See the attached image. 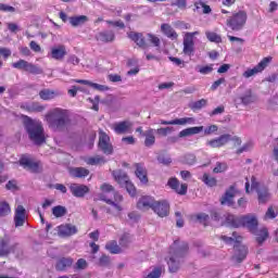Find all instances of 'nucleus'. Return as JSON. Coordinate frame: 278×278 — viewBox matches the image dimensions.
<instances>
[{
  "instance_id": "1",
  "label": "nucleus",
  "mask_w": 278,
  "mask_h": 278,
  "mask_svg": "<svg viewBox=\"0 0 278 278\" xmlns=\"http://www.w3.org/2000/svg\"><path fill=\"white\" fill-rule=\"evenodd\" d=\"M46 123L52 131H65L71 125V115L68 110L55 108L46 114Z\"/></svg>"
},
{
  "instance_id": "2",
  "label": "nucleus",
  "mask_w": 278,
  "mask_h": 278,
  "mask_svg": "<svg viewBox=\"0 0 278 278\" xmlns=\"http://www.w3.org/2000/svg\"><path fill=\"white\" fill-rule=\"evenodd\" d=\"M23 118L24 129H26L29 140L37 146L45 144L47 139L45 138V127H42V122L33 119L27 115H23Z\"/></svg>"
},
{
  "instance_id": "3",
  "label": "nucleus",
  "mask_w": 278,
  "mask_h": 278,
  "mask_svg": "<svg viewBox=\"0 0 278 278\" xmlns=\"http://www.w3.org/2000/svg\"><path fill=\"white\" fill-rule=\"evenodd\" d=\"M101 192H104V194H108L110 192H113L114 194V201L111 199H108L105 197H101V200L104 201V203H108V205H111L112 208H108V214H121L123 212V195L115 191L114 186L104 182L100 186Z\"/></svg>"
},
{
  "instance_id": "4",
  "label": "nucleus",
  "mask_w": 278,
  "mask_h": 278,
  "mask_svg": "<svg viewBox=\"0 0 278 278\" xmlns=\"http://www.w3.org/2000/svg\"><path fill=\"white\" fill-rule=\"evenodd\" d=\"M188 243H180L179 240L174 241L173 245L169 248V260L167 261L169 273H177L179 270V257H184L185 253H188Z\"/></svg>"
},
{
  "instance_id": "5",
  "label": "nucleus",
  "mask_w": 278,
  "mask_h": 278,
  "mask_svg": "<svg viewBox=\"0 0 278 278\" xmlns=\"http://www.w3.org/2000/svg\"><path fill=\"white\" fill-rule=\"evenodd\" d=\"M226 223L230 225V227H247L251 233H255V229L260 223L257 222V216L254 214H248L243 216L228 215L226 217Z\"/></svg>"
},
{
  "instance_id": "6",
  "label": "nucleus",
  "mask_w": 278,
  "mask_h": 278,
  "mask_svg": "<svg viewBox=\"0 0 278 278\" xmlns=\"http://www.w3.org/2000/svg\"><path fill=\"white\" fill-rule=\"evenodd\" d=\"M247 21H249L247 11L240 10L238 12H233L231 16L226 20V25L231 29V31H242L247 26Z\"/></svg>"
},
{
  "instance_id": "7",
  "label": "nucleus",
  "mask_w": 278,
  "mask_h": 278,
  "mask_svg": "<svg viewBox=\"0 0 278 278\" xmlns=\"http://www.w3.org/2000/svg\"><path fill=\"white\" fill-rule=\"evenodd\" d=\"M12 67L16 68L17 71H25V73H30V75H42V68H40V66L29 63L23 59L12 63Z\"/></svg>"
},
{
  "instance_id": "8",
  "label": "nucleus",
  "mask_w": 278,
  "mask_h": 278,
  "mask_svg": "<svg viewBox=\"0 0 278 278\" xmlns=\"http://www.w3.org/2000/svg\"><path fill=\"white\" fill-rule=\"evenodd\" d=\"M201 34L199 30L192 33H185L182 39V53L185 55H194V38Z\"/></svg>"
},
{
  "instance_id": "9",
  "label": "nucleus",
  "mask_w": 278,
  "mask_h": 278,
  "mask_svg": "<svg viewBox=\"0 0 278 278\" xmlns=\"http://www.w3.org/2000/svg\"><path fill=\"white\" fill-rule=\"evenodd\" d=\"M273 62V56H266L263 58L262 61L254 66L253 68H248L245 72H243V77L245 79H249L250 77H255V75H258V73H264V70Z\"/></svg>"
},
{
  "instance_id": "10",
  "label": "nucleus",
  "mask_w": 278,
  "mask_h": 278,
  "mask_svg": "<svg viewBox=\"0 0 278 278\" xmlns=\"http://www.w3.org/2000/svg\"><path fill=\"white\" fill-rule=\"evenodd\" d=\"M20 165H22L25 170H29V173H40V170H42L40 161H34V159L25 155L20 159Z\"/></svg>"
},
{
  "instance_id": "11",
  "label": "nucleus",
  "mask_w": 278,
  "mask_h": 278,
  "mask_svg": "<svg viewBox=\"0 0 278 278\" xmlns=\"http://www.w3.org/2000/svg\"><path fill=\"white\" fill-rule=\"evenodd\" d=\"M98 147L105 155H112L114 153V148L110 143V136L104 131L99 132V143Z\"/></svg>"
},
{
  "instance_id": "12",
  "label": "nucleus",
  "mask_w": 278,
  "mask_h": 278,
  "mask_svg": "<svg viewBox=\"0 0 278 278\" xmlns=\"http://www.w3.org/2000/svg\"><path fill=\"white\" fill-rule=\"evenodd\" d=\"M167 186L180 197L188 194V184H180L177 177L169 178L167 181Z\"/></svg>"
},
{
  "instance_id": "13",
  "label": "nucleus",
  "mask_w": 278,
  "mask_h": 278,
  "mask_svg": "<svg viewBox=\"0 0 278 278\" xmlns=\"http://www.w3.org/2000/svg\"><path fill=\"white\" fill-rule=\"evenodd\" d=\"M167 186L180 197L188 194V184H180L177 177L169 178L167 181Z\"/></svg>"
},
{
  "instance_id": "14",
  "label": "nucleus",
  "mask_w": 278,
  "mask_h": 278,
  "mask_svg": "<svg viewBox=\"0 0 278 278\" xmlns=\"http://www.w3.org/2000/svg\"><path fill=\"white\" fill-rule=\"evenodd\" d=\"M152 210L160 218H166L170 214V204L166 200L156 201Z\"/></svg>"
},
{
  "instance_id": "15",
  "label": "nucleus",
  "mask_w": 278,
  "mask_h": 278,
  "mask_svg": "<svg viewBox=\"0 0 278 278\" xmlns=\"http://www.w3.org/2000/svg\"><path fill=\"white\" fill-rule=\"evenodd\" d=\"M251 187L252 190H256L260 203H266V201H268L270 197V193H268V188L264 187L263 189H260V182H257L255 176L251 177Z\"/></svg>"
},
{
  "instance_id": "16",
  "label": "nucleus",
  "mask_w": 278,
  "mask_h": 278,
  "mask_svg": "<svg viewBox=\"0 0 278 278\" xmlns=\"http://www.w3.org/2000/svg\"><path fill=\"white\" fill-rule=\"evenodd\" d=\"M134 127V123L130 121H122L116 122L111 126V129L115 131L118 136H123V134H131V128Z\"/></svg>"
},
{
  "instance_id": "17",
  "label": "nucleus",
  "mask_w": 278,
  "mask_h": 278,
  "mask_svg": "<svg viewBox=\"0 0 278 278\" xmlns=\"http://www.w3.org/2000/svg\"><path fill=\"white\" fill-rule=\"evenodd\" d=\"M70 192L73 197H76V199H84V197L90 192V188L86 185L71 184Z\"/></svg>"
},
{
  "instance_id": "18",
  "label": "nucleus",
  "mask_w": 278,
  "mask_h": 278,
  "mask_svg": "<svg viewBox=\"0 0 278 278\" xmlns=\"http://www.w3.org/2000/svg\"><path fill=\"white\" fill-rule=\"evenodd\" d=\"M229 142H231V135L224 134L220 135L218 138L208 140L206 144L212 149H220V147H225V144Z\"/></svg>"
},
{
  "instance_id": "19",
  "label": "nucleus",
  "mask_w": 278,
  "mask_h": 278,
  "mask_svg": "<svg viewBox=\"0 0 278 278\" xmlns=\"http://www.w3.org/2000/svg\"><path fill=\"white\" fill-rule=\"evenodd\" d=\"M66 46L58 45L50 49V58L52 60H56L58 62H62L64 58L67 55Z\"/></svg>"
},
{
  "instance_id": "20",
  "label": "nucleus",
  "mask_w": 278,
  "mask_h": 278,
  "mask_svg": "<svg viewBox=\"0 0 278 278\" xmlns=\"http://www.w3.org/2000/svg\"><path fill=\"white\" fill-rule=\"evenodd\" d=\"M155 199L151 195H142L137 202L138 210L147 212L148 210H153L155 207Z\"/></svg>"
},
{
  "instance_id": "21",
  "label": "nucleus",
  "mask_w": 278,
  "mask_h": 278,
  "mask_svg": "<svg viewBox=\"0 0 278 278\" xmlns=\"http://www.w3.org/2000/svg\"><path fill=\"white\" fill-rule=\"evenodd\" d=\"M127 37L129 40L135 42L139 49H147L149 45L147 43V39L142 33L129 31L127 33Z\"/></svg>"
},
{
  "instance_id": "22",
  "label": "nucleus",
  "mask_w": 278,
  "mask_h": 278,
  "mask_svg": "<svg viewBox=\"0 0 278 278\" xmlns=\"http://www.w3.org/2000/svg\"><path fill=\"white\" fill-rule=\"evenodd\" d=\"M236 252L232 256L233 262L236 264H242L247 260V255H249V249L245 245L238 244L235 247Z\"/></svg>"
},
{
  "instance_id": "23",
  "label": "nucleus",
  "mask_w": 278,
  "mask_h": 278,
  "mask_svg": "<svg viewBox=\"0 0 278 278\" xmlns=\"http://www.w3.org/2000/svg\"><path fill=\"white\" fill-rule=\"evenodd\" d=\"M27 218V211L23 205H17L15 208L14 223L15 227H23Z\"/></svg>"
},
{
  "instance_id": "24",
  "label": "nucleus",
  "mask_w": 278,
  "mask_h": 278,
  "mask_svg": "<svg viewBox=\"0 0 278 278\" xmlns=\"http://www.w3.org/2000/svg\"><path fill=\"white\" fill-rule=\"evenodd\" d=\"M135 175L136 177L139 178V180L147 186V184H149V176H148V172H147V167H144L143 163H136L135 164Z\"/></svg>"
},
{
  "instance_id": "25",
  "label": "nucleus",
  "mask_w": 278,
  "mask_h": 278,
  "mask_svg": "<svg viewBox=\"0 0 278 278\" xmlns=\"http://www.w3.org/2000/svg\"><path fill=\"white\" fill-rule=\"evenodd\" d=\"M74 262L75 261L72 257H61L56 261L55 269L59 273H66L68 268L73 267Z\"/></svg>"
},
{
  "instance_id": "26",
  "label": "nucleus",
  "mask_w": 278,
  "mask_h": 278,
  "mask_svg": "<svg viewBox=\"0 0 278 278\" xmlns=\"http://www.w3.org/2000/svg\"><path fill=\"white\" fill-rule=\"evenodd\" d=\"M233 197H236V186H230L220 198L222 205H233Z\"/></svg>"
},
{
  "instance_id": "27",
  "label": "nucleus",
  "mask_w": 278,
  "mask_h": 278,
  "mask_svg": "<svg viewBox=\"0 0 278 278\" xmlns=\"http://www.w3.org/2000/svg\"><path fill=\"white\" fill-rule=\"evenodd\" d=\"M195 119L194 117H182V118H176L172 121H160V125H194Z\"/></svg>"
},
{
  "instance_id": "28",
  "label": "nucleus",
  "mask_w": 278,
  "mask_h": 278,
  "mask_svg": "<svg viewBox=\"0 0 278 278\" xmlns=\"http://www.w3.org/2000/svg\"><path fill=\"white\" fill-rule=\"evenodd\" d=\"M39 97L42 101H52V99H58V97H62V92H60V90L53 89H41L39 91Z\"/></svg>"
},
{
  "instance_id": "29",
  "label": "nucleus",
  "mask_w": 278,
  "mask_h": 278,
  "mask_svg": "<svg viewBox=\"0 0 278 278\" xmlns=\"http://www.w3.org/2000/svg\"><path fill=\"white\" fill-rule=\"evenodd\" d=\"M70 175L74 179H85V177H88V175H90V169L86 167H71Z\"/></svg>"
},
{
  "instance_id": "30",
  "label": "nucleus",
  "mask_w": 278,
  "mask_h": 278,
  "mask_svg": "<svg viewBox=\"0 0 278 278\" xmlns=\"http://www.w3.org/2000/svg\"><path fill=\"white\" fill-rule=\"evenodd\" d=\"M77 233V227L73 224H65L59 226V236L68 238L70 236H75Z\"/></svg>"
},
{
  "instance_id": "31",
  "label": "nucleus",
  "mask_w": 278,
  "mask_h": 278,
  "mask_svg": "<svg viewBox=\"0 0 278 278\" xmlns=\"http://www.w3.org/2000/svg\"><path fill=\"white\" fill-rule=\"evenodd\" d=\"M161 31L166 36V38H169V40H177L179 38V34L170 26V24H162L161 25Z\"/></svg>"
},
{
  "instance_id": "32",
  "label": "nucleus",
  "mask_w": 278,
  "mask_h": 278,
  "mask_svg": "<svg viewBox=\"0 0 278 278\" xmlns=\"http://www.w3.org/2000/svg\"><path fill=\"white\" fill-rule=\"evenodd\" d=\"M203 129H204L203 126L185 128L178 134V138H188V136H197V134H201Z\"/></svg>"
},
{
  "instance_id": "33",
  "label": "nucleus",
  "mask_w": 278,
  "mask_h": 278,
  "mask_svg": "<svg viewBox=\"0 0 278 278\" xmlns=\"http://www.w3.org/2000/svg\"><path fill=\"white\" fill-rule=\"evenodd\" d=\"M97 40H100V42H114L116 40V35L114 34V30H104L100 31L97 36Z\"/></svg>"
},
{
  "instance_id": "34",
  "label": "nucleus",
  "mask_w": 278,
  "mask_h": 278,
  "mask_svg": "<svg viewBox=\"0 0 278 278\" xmlns=\"http://www.w3.org/2000/svg\"><path fill=\"white\" fill-rule=\"evenodd\" d=\"M68 21L72 27H81V25H86V23H88L89 18L87 15H74L68 17Z\"/></svg>"
},
{
  "instance_id": "35",
  "label": "nucleus",
  "mask_w": 278,
  "mask_h": 278,
  "mask_svg": "<svg viewBox=\"0 0 278 278\" xmlns=\"http://www.w3.org/2000/svg\"><path fill=\"white\" fill-rule=\"evenodd\" d=\"M105 250L109 251V253H111V255H118V254L123 253V248H121V245H118V242L116 240H111V241L106 242Z\"/></svg>"
},
{
  "instance_id": "36",
  "label": "nucleus",
  "mask_w": 278,
  "mask_h": 278,
  "mask_svg": "<svg viewBox=\"0 0 278 278\" xmlns=\"http://www.w3.org/2000/svg\"><path fill=\"white\" fill-rule=\"evenodd\" d=\"M113 177L115 181H117V184H119V186L122 187L129 181V176L127 175V173L123 172L122 169L114 170Z\"/></svg>"
},
{
  "instance_id": "37",
  "label": "nucleus",
  "mask_w": 278,
  "mask_h": 278,
  "mask_svg": "<svg viewBox=\"0 0 278 278\" xmlns=\"http://www.w3.org/2000/svg\"><path fill=\"white\" fill-rule=\"evenodd\" d=\"M14 251V248L10 247V241L8 239H0V257H5Z\"/></svg>"
},
{
  "instance_id": "38",
  "label": "nucleus",
  "mask_w": 278,
  "mask_h": 278,
  "mask_svg": "<svg viewBox=\"0 0 278 278\" xmlns=\"http://www.w3.org/2000/svg\"><path fill=\"white\" fill-rule=\"evenodd\" d=\"M254 236H256V242L257 244H264L266 240L268 239V229L267 228H261L260 230L255 229Z\"/></svg>"
},
{
  "instance_id": "39",
  "label": "nucleus",
  "mask_w": 278,
  "mask_h": 278,
  "mask_svg": "<svg viewBox=\"0 0 278 278\" xmlns=\"http://www.w3.org/2000/svg\"><path fill=\"white\" fill-rule=\"evenodd\" d=\"M192 223H201L204 227H207V220H210V215L205 213H198L190 216Z\"/></svg>"
},
{
  "instance_id": "40",
  "label": "nucleus",
  "mask_w": 278,
  "mask_h": 278,
  "mask_svg": "<svg viewBox=\"0 0 278 278\" xmlns=\"http://www.w3.org/2000/svg\"><path fill=\"white\" fill-rule=\"evenodd\" d=\"M143 136L146 137V147H153V144H155V130L153 128L146 130Z\"/></svg>"
},
{
  "instance_id": "41",
  "label": "nucleus",
  "mask_w": 278,
  "mask_h": 278,
  "mask_svg": "<svg viewBox=\"0 0 278 278\" xmlns=\"http://www.w3.org/2000/svg\"><path fill=\"white\" fill-rule=\"evenodd\" d=\"M22 110H25L29 113H38V112H45V106L40 105L38 102H33L31 104H26L22 106Z\"/></svg>"
},
{
  "instance_id": "42",
  "label": "nucleus",
  "mask_w": 278,
  "mask_h": 278,
  "mask_svg": "<svg viewBox=\"0 0 278 278\" xmlns=\"http://www.w3.org/2000/svg\"><path fill=\"white\" fill-rule=\"evenodd\" d=\"M201 179L203 184H205V186H207L208 188H216V186H218V180L216 179V177H212L207 173H204Z\"/></svg>"
},
{
  "instance_id": "43",
  "label": "nucleus",
  "mask_w": 278,
  "mask_h": 278,
  "mask_svg": "<svg viewBox=\"0 0 278 278\" xmlns=\"http://www.w3.org/2000/svg\"><path fill=\"white\" fill-rule=\"evenodd\" d=\"M220 240L226 242V244H233V242L240 244L242 242V236L238 235V232H232V237L222 236Z\"/></svg>"
},
{
  "instance_id": "44",
  "label": "nucleus",
  "mask_w": 278,
  "mask_h": 278,
  "mask_svg": "<svg viewBox=\"0 0 278 278\" xmlns=\"http://www.w3.org/2000/svg\"><path fill=\"white\" fill-rule=\"evenodd\" d=\"M86 164L89 166H97L98 164H105V159L103 156H90L85 160Z\"/></svg>"
},
{
  "instance_id": "45",
  "label": "nucleus",
  "mask_w": 278,
  "mask_h": 278,
  "mask_svg": "<svg viewBox=\"0 0 278 278\" xmlns=\"http://www.w3.org/2000/svg\"><path fill=\"white\" fill-rule=\"evenodd\" d=\"M52 214L55 218H62L63 216H66L67 210L65 208V206L56 205L52 207Z\"/></svg>"
},
{
  "instance_id": "46",
  "label": "nucleus",
  "mask_w": 278,
  "mask_h": 278,
  "mask_svg": "<svg viewBox=\"0 0 278 278\" xmlns=\"http://www.w3.org/2000/svg\"><path fill=\"white\" fill-rule=\"evenodd\" d=\"M205 36L210 42H215L216 45H220V42H223V37L214 31H206Z\"/></svg>"
},
{
  "instance_id": "47",
  "label": "nucleus",
  "mask_w": 278,
  "mask_h": 278,
  "mask_svg": "<svg viewBox=\"0 0 278 278\" xmlns=\"http://www.w3.org/2000/svg\"><path fill=\"white\" fill-rule=\"evenodd\" d=\"M129 244H131V235H129V232H124L119 238V245L127 249Z\"/></svg>"
},
{
  "instance_id": "48",
  "label": "nucleus",
  "mask_w": 278,
  "mask_h": 278,
  "mask_svg": "<svg viewBox=\"0 0 278 278\" xmlns=\"http://www.w3.org/2000/svg\"><path fill=\"white\" fill-rule=\"evenodd\" d=\"M12 212V208H10V204L8 202H1L0 201V218H3Z\"/></svg>"
},
{
  "instance_id": "49",
  "label": "nucleus",
  "mask_w": 278,
  "mask_h": 278,
  "mask_svg": "<svg viewBox=\"0 0 278 278\" xmlns=\"http://www.w3.org/2000/svg\"><path fill=\"white\" fill-rule=\"evenodd\" d=\"M147 38H148L150 45H152L153 47H156L157 49H160V47L162 45V40L160 39V37H157L154 34L149 33L147 35Z\"/></svg>"
},
{
  "instance_id": "50",
  "label": "nucleus",
  "mask_w": 278,
  "mask_h": 278,
  "mask_svg": "<svg viewBox=\"0 0 278 278\" xmlns=\"http://www.w3.org/2000/svg\"><path fill=\"white\" fill-rule=\"evenodd\" d=\"M159 164H163V166H170L173 164V159L168 155L160 154L157 156Z\"/></svg>"
},
{
  "instance_id": "51",
  "label": "nucleus",
  "mask_w": 278,
  "mask_h": 278,
  "mask_svg": "<svg viewBox=\"0 0 278 278\" xmlns=\"http://www.w3.org/2000/svg\"><path fill=\"white\" fill-rule=\"evenodd\" d=\"M205 105H207V101L205 99H201L193 102L190 108L194 112L197 110H202V108H205Z\"/></svg>"
},
{
  "instance_id": "52",
  "label": "nucleus",
  "mask_w": 278,
  "mask_h": 278,
  "mask_svg": "<svg viewBox=\"0 0 278 278\" xmlns=\"http://www.w3.org/2000/svg\"><path fill=\"white\" fill-rule=\"evenodd\" d=\"M88 268V262L85 258H79L74 265V270H86Z\"/></svg>"
},
{
  "instance_id": "53",
  "label": "nucleus",
  "mask_w": 278,
  "mask_h": 278,
  "mask_svg": "<svg viewBox=\"0 0 278 278\" xmlns=\"http://www.w3.org/2000/svg\"><path fill=\"white\" fill-rule=\"evenodd\" d=\"M229 166L227 165V163L217 162L216 166L213 168V173L215 174L225 173V170H227Z\"/></svg>"
},
{
  "instance_id": "54",
  "label": "nucleus",
  "mask_w": 278,
  "mask_h": 278,
  "mask_svg": "<svg viewBox=\"0 0 278 278\" xmlns=\"http://www.w3.org/2000/svg\"><path fill=\"white\" fill-rule=\"evenodd\" d=\"M122 187H125L128 194H130V197H135L137 194V191H136V186L132 185L131 180H128L124 186Z\"/></svg>"
},
{
  "instance_id": "55",
  "label": "nucleus",
  "mask_w": 278,
  "mask_h": 278,
  "mask_svg": "<svg viewBox=\"0 0 278 278\" xmlns=\"http://www.w3.org/2000/svg\"><path fill=\"white\" fill-rule=\"evenodd\" d=\"M214 71V64L203 65L199 68L201 75H210Z\"/></svg>"
},
{
  "instance_id": "56",
  "label": "nucleus",
  "mask_w": 278,
  "mask_h": 278,
  "mask_svg": "<svg viewBox=\"0 0 278 278\" xmlns=\"http://www.w3.org/2000/svg\"><path fill=\"white\" fill-rule=\"evenodd\" d=\"M273 218H277V212H275V208L273 206H269L267 208V212L265 213L264 220H269Z\"/></svg>"
},
{
  "instance_id": "57",
  "label": "nucleus",
  "mask_w": 278,
  "mask_h": 278,
  "mask_svg": "<svg viewBox=\"0 0 278 278\" xmlns=\"http://www.w3.org/2000/svg\"><path fill=\"white\" fill-rule=\"evenodd\" d=\"M184 164H188V166H193V164H197V156H194V154L185 155Z\"/></svg>"
},
{
  "instance_id": "58",
  "label": "nucleus",
  "mask_w": 278,
  "mask_h": 278,
  "mask_svg": "<svg viewBox=\"0 0 278 278\" xmlns=\"http://www.w3.org/2000/svg\"><path fill=\"white\" fill-rule=\"evenodd\" d=\"M162 277V267L154 268L146 278H160Z\"/></svg>"
},
{
  "instance_id": "59",
  "label": "nucleus",
  "mask_w": 278,
  "mask_h": 278,
  "mask_svg": "<svg viewBox=\"0 0 278 278\" xmlns=\"http://www.w3.org/2000/svg\"><path fill=\"white\" fill-rule=\"evenodd\" d=\"M99 266H110V256L102 254L98 261Z\"/></svg>"
},
{
  "instance_id": "60",
  "label": "nucleus",
  "mask_w": 278,
  "mask_h": 278,
  "mask_svg": "<svg viewBox=\"0 0 278 278\" xmlns=\"http://www.w3.org/2000/svg\"><path fill=\"white\" fill-rule=\"evenodd\" d=\"M169 62H173L176 66H180V68H184L186 64L184 63V60L175 56H168Z\"/></svg>"
},
{
  "instance_id": "61",
  "label": "nucleus",
  "mask_w": 278,
  "mask_h": 278,
  "mask_svg": "<svg viewBox=\"0 0 278 278\" xmlns=\"http://www.w3.org/2000/svg\"><path fill=\"white\" fill-rule=\"evenodd\" d=\"M88 101L92 103L91 109L94 110V112H99V101H100L99 96H96L94 99L88 98Z\"/></svg>"
},
{
  "instance_id": "62",
  "label": "nucleus",
  "mask_w": 278,
  "mask_h": 278,
  "mask_svg": "<svg viewBox=\"0 0 278 278\" xmlns=\"http://www.w3.org/2000/svg\"><path fill=\"white\" fill-rule=\"evenodd\" d=\"M225 78H218L217 80H215L212 86H211V90L214 92L215 90H218L219 86H223V84H225Z\"/></svg>"
},
{
  "instance_id": "63",
  "label": "nucleus",
  "mask_w": 278,
  "mask_h": 278,
  "mask_svg": "<svg viewBox=\"0 0 278 278\" xmlns=\"http://www.w3.org/2000/svg\"><path fill=\"white\" fill-rule=\"evenodd\" d=\"M0 12H11L14 13L16 12V9L12 5L0 3Z\"/></svg>"
},
{
  "instance_id": "64",
  "label": "nucleus",
  "mask_w": 278,
  "mask_h": 278,
  "mask_svg": "<svg viewBox=\"0 0 278 278\" xmlns=\"http://www.w3.org/2000/svg\"><path fill=\"white\" fill-rule=\"evenodd\" d=\"M173 131V127L159 128L156 132L159 136H168Z\"/></svg>"
}]
</instances>
